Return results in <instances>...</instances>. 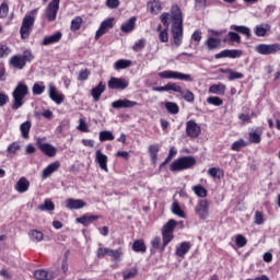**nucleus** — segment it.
<instances>
[{"instance_id":"1","label":"nucleus","mask_w":280,"mask_h":280,"mask_svg":"<svg viewBox=\"0 0 280 280\" xmlns=\"http://www.w3.org/2000/svg\"><path fill=\"white\" fill-rule=\"evenodd\" d=\"M161 23L164 25V30L162 31V25L159 24L156 27V32L160 33L159 38L161 43H167L170 40V24L171 33L173 36V43L176 47H180L183 45V11L178 4H175L171 8V12H164L160 16Z\"/></svg>"},{"instance_id":"2","label":"nucleus","mask_w":280,"mask_h":280,"mask_svg":"<svg viewBox=\"0 0 280 280\" xmlns=\"http://www.w3.org/2000/svg\"><path fill=\"white\" fill-rule=\"evenodd\" d=\"M26 95H30V88L27 86V84L23 82L18 83V85L12 92V110H19V108L23 106V100H25Z\"/></svg>"},{"instance_id":"3","label":"nucleus","mask_w":280,"mask_h":280,"mask_svg":"<svg viewBox=\"0 0 280 280\" xmlns=\"http://www.w3.org/2000/svg\"><path fill=\"white\" fill-rule=\"evenodd\" d=\"M35 14H38V9H34L30 12L28 15H25L20 28L21 39L25 40L30 38V34H32V28L34 27V23L36 21Z\"/></svg>"},{"instance_id":"4","label":"nucleus","mask_w":280,"mask_h":280,"mask_svg":"<svg viewBox=\"0 0 280 280\" xmlns=\"http://www.w3.org/2000/svg\"><path fill=\"white\" fill-rule=\"evenodd\" d=\"M196 165V158L188 155L182 156L173 161L170 166L171 172H184V170H191Z\"/></svg>"},{"instance_id":"5","label":"nucleus","mask_w":280,"mask_h":280,"mask_svg":"<svg viewBox=\"0 0 280 280\" xmlns=\"http://www.w3.org/2000/svg\"><path fill=\"white\" fill-rule=\"evenodd\" d=\"M176 229V220L170 219L168 222L162 228V249L165 250V247L170 242L174 240V230Z\"/></svg>"},{"instance_id":"6","label":"nucleus","mask_w":280,"mask_h":280,"mask_svg":"<svg viewBox=\"0 0 280 280\" xmlns=\"http://www.w3.org/2000/svg\"><path fill=\"white\" fill-rule=\"evenodd\" d=\"M159 78H163L164 80H182L184 82H192L191 74H185L183 72H176L172 70H165L159 72Z\"/></svg>"},{"instance_id":"7","label":"nucleus","mask_w":280,"mask_h":280,"mask_svg":"<svg viewBox=\"0 0 280 280\" xmlns=\"http://www.w3.org/2000/svg\"><path fill=\"white\" fill-rule=\"evenodd\" d=\"M257 54L260 56H270L272 54H278L280 51L279 44H259L256 46Z\"/></svg>"},{"instance_id":"8","label":"nucleus","mask_w":280,"mask_h":280,"mask_svg":"<svg viewBox=\"0 0 280 280\" xmlns=\"http://www.w3.org/2000/svg\"><path fill=\"white\" fill-rule=\"evenodd\" d=\"M37 148L45 154L46 156H49V159H54L56 154H58V149L54 147V144L50 143H43V140L40 138L36 141Z\"/></svg>"},{"instance_id":"9","label":"nucleus","mask_w":280,"mask_h":280,"mask_svg":"<svg viewBox=\"0 0 280 280\" xmlns=\"http://www.w3.org/2000/svg\"><path fill=\"white\" fill-rule=\"evenodd\" d=\"M195 212L200 220H207L209 218V201L207 199H201L195 207Z\"/></svg>"},{"instance_id":"10","label":"nucleus","mask_w":280,"mask_h":280,"mask_svg":"<svg viewBox=\"0 0 280 280\" xmlns=\"http://www.w3.org/2000/svg\"><path fill=\"white\" fill-rule=\"evenodd\" d=\"M107 86L113 91H125V89H128V81L124 78L112 77Z\"/></svg>"},{"instance_id":"11","label":"nucleus","mask_w":280,"mask_h":280,"mask_svg":"<svg viewBox=\"0 0 280 280\" xmlns=\"http://www.w3.org/2000/svg\"><path fill=\"white\" fill-rule=\"evenodd\" d=\"M58 10H60V0H51L46 8V16L48 21H56Z\"/></svg>"},{"instance_id":"12","label":"nucleus","mask_w":280,"mask_h":280,"mask_svg":"<svg viewBox=\"0 0 280 280\" xmlns=\"http://www.w3.org/2000/svg\"><path fill=\"white\" fill-rule=\"evenodd\" d=\"M200 132H201V129L197 121L188 120L186 122L187 137H190L191 139H196V138L200 137Z\"/></svg>"},{"instance_id":"13","label":"nucleus","mask_w":280,"mask_h":280,"mask_svg":"<svg viewBox=\"0 0 280 280\" xmlns=\"http://www.w3.org/2000/svg\"><path fill=\"white\" fill-rule=\"evenodd\" d=\"M114 21H115V18H109L101 23L100 28L96 31V34H95V40H100V38H102V36H104V34H106L108 30H113Z\"/></svg>"},{"instance_id":"14","label":"nucleus","mask_w":280,"mask_h":280,"mask_svg":"<svg viewBox=\"0 0 280 280\" xmlns=\"http://www.w3.org/2000/svg\"><path fill=\"white\" fill-rule=\"evenodd\" d=\"M242 56H244V51L240 50V49H225L222 50L219 54L214 55L215 60H220V58H242Z\"/></svg>"},{"instance_id":"15","label":"nucleus","mask_w":280,"mask_h":280,"mask_svg":"<svg viewBox=\"0 0 280 280\" xmlns=\"http://www.w3.org/2000/svg\"><path fill=\"white\" fill-rule=\"evenodd\" d=\"M95 163L103 170V172H108V156L102 153V150H96L95 152Z\"/></svg>"},{"instance_id":"16","label":"nucleus","mask_w":280,"mask_h":280,"mask_svg":"<svg viewBox=\"0 0 280 280\" xmlns=\"http://www.w3.org/2000/svg\"><path fill=\"white\" fill-rule=\"evenodd\" d=\"M135 106H139V103L135 101H130L128 98L118 100L112 103V108H135Z\"/></svg>"},{"instance_id":"17","label":"nucleus","mask_w":280,"mask_h":280,"mask_svg":"<svg viewBox=\"0 0 280 280\" xmlns=\"http://www.w3.org/2000/svg\"><path fill=\"white\" fill-rule=\"evenodd\" d=\"M60 40H62V33L61 32H57L52 35L49 36H45L43 42L40 43V45L43 47H47L49 45H54L56 43H60Z\"/></svg>"},{"instance_id":"18","label":"nucleus","mask_w":280,"mask_h":280,"mask_svg":"<svg viewBox=\"0 0 280 280\" xmlns=\"http://www.w3.org/2000/svg\"><path fill=\"white\" fill-rule=\"evenodd\" d=\"M205 47L208 49V51H215V49H220V47H222V39L208 37L205 42Z\"/></svg>"},{"instance_id":"19","label":"nucleus","mask_w":280,"mask_h":280,"mask_svg":"<svg viewBox=\"0 0 280 280\" xmlns=\"http://www.w3.org/2000/svg\"><path fill=\"white\" fill-rule=\"evenodd\" d=\"M264 135V128L255 127L249 131L250 143H261V136Z\"/></svg>"},{"instance_id":"20","label":"nucleus","mask_w":280,"mask_h":280,"mask_svg":"<svg viewBox=\"0 0 280 280\" xmlns=\"http://www.w3.org/2000/svg\"><path fill=\"white\" fill-rule=\"evenodd\" d=\"M58 170H60V163L58 161L50 163L47 167L43 170V180H45V178H49V176L52 175L55 172H58Z\"/></svg>"},{"instance_id":"21","label":"nucleus","mask_w":280,"mask_h":280,"mask_svg":"<svg viewBox=\"0 0 280 280\" xmlns=\"http://www.w3.org/2000/svg\"><path fill=\"white\" fill-rule=\"evenodd\" d=\"M66 207L70 210L84 209V207H86V202H84L82 199L68 198L66 200Z\"/></svg>"},{"instance_id":"22","label":"nucleus","mask_w":280,"mask_h":280,"mask_svg":"<svg viewBox=\"0 0 280 280\" xmlns=\"http://www.w3.org/2000/svg\"><path fill=\"white\" fill-rule=\"evenodd\" d=\"M54 278V271H47L45 269H37L34 271V279L36 280H52Z\"/></svg>"},{"instance_id":"23","label":"nucleus","mask_w":280,"mask_h":280,"mask_svg":"<svg viewBox=\"0 0 280 280\" xmlns=\"http://www.w3.org/2000/svg\"><path fill=\"white\" fill-rule=\"evenodd\" d=\"M49 97L57 104H62V102H65V94H58V91L52 83L49 84Z\"/></svg>"},{"instance_id":"24","label":"nucleus","mask_w":280,"mask_h":280,"mask_svg":"<svg viewBox=\"0 0 280 280\" xmlns=\"http://www.w3.org/2000/svg\"><path fill=\"white\" fill-rule=\"evenodd\" d=\"M106 91V85L104 82H100L97 86L93 88L91 91V95L93 97L94 102H100V98L102 97V93Z\"/></svg>"},{"instance_id":"25","label":"nucleus","mask_w":280,"mask_h":280,"mask_svg":"<svg viewBox=\"0 0 280 280\" xmlns=\"http://www.w3.org/2000/svg\"><path fill=\"white\" fill-rule=\"evenodd\" d=\"M14 189L19 194H25V191H27V189H30V180H27V178H25V177H21L16 182Z\"/></svg>"},{"instance_id":"26","label":"nucleus","mask_w":280,"mask_h":280,"mask_svg":"<svg viewBox=\"0 0 280 280\" xmlns=\"http://www.w3.org/2000/svg\"><path fill=\"white\" fill-rule=\"evenodd\" d=\"M152 91H155L158 93H163V91H180V85H178L177 83H167L164 86H155L152 89Z\"/></svg>"},{"instance_id":"27","label":"nucleus","mask_w":280,"mask_h":280,"mask_svg":"<svg viewBox=\"0 0 280 280\" xmlns=\"http://www.w3.org/2000/svg\"><path fill=\"white\" fill-rule=\"evenodd\" d=\"M25 65V60H23V57L19 55H15L10 59V66L14 67V69H24Z\"/></svg>"},{"instance_id":"28","label":"nucleus","mask_w":280,"mask_h":280,"mask_svg":"<svg viewBox=\"0 0 280 280\" xmlns=\"http://www.w3.org/2000/svg\"><path fill=\"white\" fill-rule=\"evenodd\" d=\"M135 23H137V16H131L126 23L120 26L121 32L128 34L135 30Z\"/></svg>"},{"instance_id":"29","label":"nucleus","mask_w":280,"mask_h":280,"mask_svg":"<svg viewBox=\"0 0 280 280\" xmlns=\"http://www.w3.org/2000/svg\"><path fill=\"white\" fill-rule=\"evenodd\" d=\"M95 220H100V215H83V217L77 218V222L79 224H83V226H89V224H93Z\"/></svg>"},{"instance_id":"30","label":"nucleus","mask_w":280,"mask_h":280,"mask_svg":"<svg viewBox=\"0 0 280 280\" xmlns=\"http://www.w3.org/2000/svg\"><path fill=\"white\" fill-rule=\"evenodd\" d=\"M191 248V244L188 242H183L180 245L176 248L175 254L177 257H185L189 253V249Z\"/></svg>"},{"instance_id":"31","label":"nucleus","mask_w":280,"mask_h":280,"mask_svg":"<svg viewBox=\"0 0 280 280\" xmlns=\"http://www.w3.org/2000/svg\"><path fill=\"white\" fill-rule=\"evenodd\" d=\"M175 93H179V95L185 100V102H194L196 97L194 96V93L189 90H183V86L179 85V91H175Z\"/></svg>"},{"instance_id":"32","label":"nucleus","mask_w":280,"mask_h":280,"mask_svg":"<svg viewBox=\"0 0 280 280\" xmlns=\"http://www.w3.org/2000/svg\"><path fill=\"white\" fill-rule=\"evenodd\" d=\"M30 130H32V121L26 120L25 122L21 124L20 131L23 139H30Z\"/></svg>"},{"instance_id":"33","label":"nucleus","mask_w":280,"mask_h":280,"mask_svg":"<svg viewBox=\"0 0 280 280\" xmlns=\"http://www.w3.org/2000/svg\"><path fill=\"white\" fill-rule=\"evenodd\" d=\"M255 34L256 36L264 37L266 36L267 32H270V24H259L255 27Z\"/></svg>"},{"instance_id":"34","label":"nucleus","mask_w":280,"mask_h":280,"mask_svg":"<svg viewBox=\"0 0 280 280\" xmlns=\"http://www.w3.org/2000/svg\"><path fill=\"white\" fill-rule=\"evenodd\" d=\"M231 30L234 32H237L238 34H243L244 36H247V38H250V28L244 25H231Z\"/></svg>"},{"instance_id":"35","label":"nucleus","mask_w":280,"mask_h":280,"mask_svg":"<svg viewBox=\"0 0 280 280\" xmlns=\"http://www.w3.org/2000/svg\"><path fill=\"white\" fill-rule=\"evenodd\" d=\"M210 93H213L214 95H224L226 91V85L219 83L213 84L209 88Z\"/></svg>"},{"instance_id":"36","label":"nucleus","mask_w":280,"mask_h":280,"mask_svg":"<svg viewBox=\"0 0 280 280\" xmlns=\"http://www.w3.org/2000/svg\"><path fill=\"white\" fill-rule=\"evenodd\" d=\"M132 250L135 253H145L148 250V247H145V243L143 240H137L132 244Z\"/></svg>"},{"instance_id":"37","label":"nucleus","mask_w":280,"mask_h":280,"mask_svg":"<svg viewBox=\"0 0 280 280\" xmlns=\"http://www.w3.org/2000/svg\"><path fill=\"white\" fill-rule=\"evenodd\" d=\"M165 108H166L167 113H170L171 115H178V113L180 110V108L178 107V104H176L174 102H166Z\"/></svg>"},{"instance_id":"38","label":"nucleus","mask_w":280,"mask_h":280,"mask_svg":"<svg viewBox=\"0 0 280 280\" xmlns=\"http://www.w3.org/2000/svg\"><path fill=\"white\" fill-rule=\"evenodd\" d=\"M28 236L32 242H43V237H44L43 232L38 230H31L28 232Z\"/></svg>"},{"instance_id":"39","label":"nucleus","mask_w":280,"mask_h":280,"mask_svg":"<svg viewBox=\"0 0 280 280\" xmlns=\"http://www.w3.org/2000/svg\"><path fill=\"white\" fill-rule=\"evenodd\" d=\"M131 65L132 61L130 60L119 59L114 63V69H116V71H119V69H128V67H130Z\"/></svg>"},{"instance_id":"40","label":"nucleus","mask_w":280,"mask_h":280,"mask_svg":"<svg viewBox=\"0 0 280 280\" xmlns=\"http://www.w3.org/2000/svg\"><path fill=\"white\" fill-rule=\"evenodd\" d=\"M39 211H54L56 209V205H54V201L46 199L44 205L38 206Z\"/></svg>"},{"instance_id":"41","label":"nucleus","mask_w":280,"mask_h":280,"mask_svg":"<svg viewBox=\"0 0 280 280\" xmlns=\"http://www.w3.org/2000/svg\"><path fill=\"white\" fill-rule=\"evenodd\" d=\"M83 20L80 16H77L71 21L70 30L71 32H78L82 27Z\"/></svg>"},{"instance_id":"42","label":"nucleus","mask_w":280,"mask_h":280,"mask_svg":"<svg viewBox=\"0 0 280 280\" xmlns=\"http://www.w3.org/2000/svg\"><path fill=\"white\" fill-rule=\"evenodd\" d=\"M192 191L198 196L199 198H207V190L201 185H197L192 187Z\"/></svg>"},{"instance_id":"43","label":"nucleus","mask_w":280,"mask_h":280,"mask_svg":"<svg viewBox=\"0 0 280 280\" xmlns=\"http://www.w3.org/2000/svg\"><path fill=\"white\" fill-rule=\"evenodd\" d=\"M100 141H115V136L110 131H101L100 132Z\"/></svg>"},{"instance_id":"44","label":"nucleus","mask_w":280,"mask_h":280,"mask_svg":"<svg viewBox=\"0 0 280 280\" xmlns=\"http://www.w3.org/2000/svg\"><path fill=\"white\" fill-rule=\"evenodd\" d=\"M172 212L174 213V215H178V218H185V212L183 211V209H180L178 202H173Z\"/></svg>"},{"instance_id":"45","label":"nucleus","mask_w":280,"mask_h":280,"mask_svg":"<svg viewBox=\"0 0 280 280\" xmlns=\"http://www.w3.org/2000/svg\"><path fill=\"white\" fill-rule=\"evenodd\" d=\"M161 10H163L161 1L154 0L153 2H151V12H152V14H159V12H161Z\"/></svg>"},{"instance_id":"46","label":"nucleus","mask_w":280,"mask_h":280,"mask_svg":"<svg viewBox=\"0 0 280 280\" xmlns=\"http://www.w3.org/2000/svg\"><path fill=\"white\" fill-rule=\"evenodd\" d=\"M207 102H208V104H212V106H222V104H224L222 98H220L218 96H209L207 98Z\"/></svg>"},{"instance_id":"47","label":"nucleus","mask_w":280,"mask_h":280,"mask_svg":"<svg viewBox=\"0 0 280 280\" xmlns=\"http://www.w3.org/2000/svg\"><path fill=\"white\" fill-rule=\"evenodd\" d=\"M106 255H108L109 257H113L114 259H119V257H121V249H110L107 248L105 249Z\"/></svg>"},{"instance_id":"48","label":"nucleus","mask_w":280,"mask_h":280,"mask_svg":"<svg viewBox=\"0 0 280 280\" xmlns=\"http://www.w3.org/2000/svg\"><path fill=\"white\" fill-rule=\"evenodd\" d=\"M246 141L241 139L232 144V150H234V152H240V150H242V148H246Z\"/></svg>"},{"instance_id":"49","label":"nucleus","mask_w":280,"mask_h":280,"mask_svg":"<svg viewBox=\"0 0 280 280\" xmlns=\"http://www.w3.org/2000/svg\"><path fill=\"white\" fill-rule=\"evenodd\" d=\"M235 243L238 248H244V246H246L247 244V241H246V237H244V235L238 234L235 237Z\"/></svg>"},{"instance_id":"50","label":"nucleus","mask_w":280,"mask_h":280,"mask_svg":"<svg viewBox=\"0 0 280 280\" xmlns=\"http://www.w3.org/2000/svg\"><path fill=\"white\" fill-rule=\"evenodd\" d=\"M8 12H10V7L8 3L3 2L0 4V19H5L8 16Z\"/></svg>"},{"instance_id":"51","label":"nucleus","mask_w":280,"mask_h":280,"mask_svg":"<svg viewBox=\"0 0 280 280\" xmlns=\"http://www.w3.org/2000/svg\"><path fill=\"white\" fill-rule=\"evenodd\" d=\"M43 93H45V85L35 83L33 85V95H43Z\"/></svg>"},{"instance_id":"52","label":"nucleus","mask_w":280,"mask_h":280,"mask_svg":"<svg viewBox=\"0 0 280 280\" xmlns=\"http://www.w3.org/2000/svg\"><path fill=\"white\" fill-rule=\"evenodd\" d=\"M137 269L136 268H131L129 269L128 271H125L122 273V277L125 280H128V279H135V276L137 275Z\"/></svg>"},{"instance_id":"53","label":"nucleus","mask_w":280,"mask_h":280,"mask_svg":"<svg viewBox=\"0 0 280 280\" xmlns=\"http://www.w3.org/2000/svg\"><path fill=\"white\" fill-rule=\"evenodd\" d=\"M21 57L24 60L25 65H27V62H32V60H34V55H32L31 50H25Z\"/></svg>"},{"instance_id":"54","label":"nucleus","mask_w":280,"mask_h":280,"mask_svg":"<svg viewBox=\"0 0 280 280\" xmlns=\"http://www.w3.org/2000/svg\"><path fill=\"white\" fill-rule=\"evenodd\" d=\"M228 36L231 43H242V37L235 32H229Z\"/></svg>"},{"instance_id":"55","label":"nucleus","mask_w":280,"mask_h":280,"mask_svg":"<svg viewBox=\"0 0 280 280\" xmlns=\"http://www.w3.org/2000/svg\"><path fill=\"white\" fill-rule=\"evenodd\" d=\"M143 47H145V39H139L132 46V50L133 51H141V49H143Z\"/></svg>"},{"instance_id":"56","label":"nucleus","mask_w":280,"mask_h":280,"mask_svg":"<svg viewBox=\"0 0 280 280\" xmlns=\"http://www.w3.org/2000/svg\"><path fill=\"white\" fill-rule=\"evenodd\" d=\"M89 75H91V71H89V69L81 70L79 72L78 80L84 82V80H89Z\"/></svg>"},{"instance_id":"57","label":"nucleus","mask_w":280,"mask_h":280,"mask_svg":"<svg viewBox=\"0 0 280 280\" xmlns=\"http://www.w3.org/2000/svg\"><path fill=\"white\" fill-rule=\"evenodd\" d=\"M18 150H21L19 142H13L8 147L9 154H16Z\"/></svg>"},{"instance_id":"58","label":"nucleus","mask_w":280,"mask_h":280,"mask_svg":"<svg viewBox=\"0 0 280 280\" xmlns=\"http://www.w3.org/2000/svg\"><path fill=\"white\" fill-rule=\"evenodd\" d=\"M11 49L10 47L5 46V45H0V58H3L5 56H10L11 54Z\"/></svg>"},{"instance_id":"59","label":"nucleus","mask_w":280,"mask_h":280,"mask_svg":"<svg viewBox=\"0 0 280 280\" xmlns=\"http://www.w3.org/2000/svg\"><path fill=\"white\" fill-rule=\"evenodd\" d=\"M192 40H195V43H200V40H202V31L197 30L192 33L191 35Z\"/></svg>"},{"instance_id":"60","label":"nucleus","mask_w":280,"mask_h":280,"mask_svg":"<svg viewBox=\"0 0 280 280\" xmlns=\"http://www.w3.org/2000/svg\"><path fill=\"white\" fill-rule=\"evenodd\" d=\"M244 74L242 72L230 71L229 80H242Z\"/></svg>"},{"instance_id":"61","label":"nucleus","mask_w":280,"mask_h":280,"mask_svg":"<svg viewBox=\"0 0 280 280\" xmlns=\"http://www.w3.org/2000/svg\"><path fill=\"white\" fill-rule=\"evenodd\" d=\"M107 8H110V10H115L116 8H119V0H106Z\"/></svg>"},{"instance_id":"62","label":"nucleus","mask_w":280,"mask_h":280,"mask_svg":"<svg viewBox=\"0 0 280 280\" xmlns=\"http://www.w3.org/2000/svg\"><path fill=\"white\" fill-rule=\"evenodd\" d=\"M159 150H161V147H159V144L149 145L150 155L159 154Z\"/></svg>"},{"instance_id":"63","label":"nucleus","mask_w":280,"mask_h":280,"mask_svg":"<svg viewBox=\"0 0 280 280\" xmlns=\"http://www.w3.org/2000/svg\"><path fill=\"white\" fill-rule=\"evenodd\" d=\"M10 102V96L5 93H0V106H5Z\"/></svg>"},{"instance_id":"64","label":"nucleus","mask_w":280,"mask_h":280,"mask_svg":"<svg viewBox=\"0 0 280 280\" xmlns=\"http://www.w3.org/2000/svg\"><path fill=\"white\" fill-rule=\"evenodd\" d=\"M255 224H264V214L259 211L255 213Z\"/></svg>"}]
</instances>
